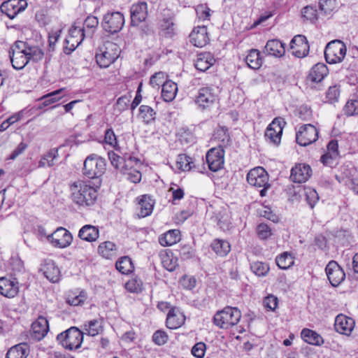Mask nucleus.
I'll use <instances>...</instances> for the list:
<instances>
[{
  "label": "nucleus",
  "mask_w": 358,
  "mask_h": 358,
  "mask_svg": "<svg viewBox=\"0 0 358 358\" xmlns=\"http://www.w3.org/2000/svg\"><path fill=\"white\" fill-rule=\"evenodd\" d=\"M70 199L80 208L93 206L97 199V189L89 182L78 180L69 184Z\"/></svg>",
  "instance_id": "1"
},
{
  "label": "nucleus",
  "mask_w": 358,
  "mask_h": 358,
  "mask_svg": "<svg viewBox=\"0 0 358 358\" xmlns=\"http://www.w3.org/2000/svg\"><path fill=\"white\" fill-rule=\"evenodd\" d=\"M62 91L63 90L60 89L44 95L37 101V103L36 104L35 107H36L37 109H42V105L45 107H47L44 109V112L53 109H57L59 112H62L64 110L69 112L73 109V107L75 104L81 102L80 100H75L66 105H62L59 103L51 106V104L53 103L55 101L60 99L61 96L59 94L62 92Z\"/></svg>",
  "instance_id": "2"
},
{
  "label": "nucleus",
  "mask_w": 358,
  "mask_h": 358,
  "mask_svg": "<svg viewBox=\"0 0 358 358\" xmlns=\"http://www.w3.org/2000/svg\"><path fill=\"white\" fill-rule=\"evenodd\" d=\"M241 318V313L237 308L228 306L215 313L213 322L221 329H229L237 324Z\"/></svg>",
  "instance_id": "3"
},
{
  "label": "nucleus",
  "mask_w": 358,
  "mask_h": 358,
  "mask_svg": "<svg viewBox=\"0 0 358 358\" xmlns=\"http://www.w3.org/2000/svg\"><path fill=\"white\" fill-rule=\"evenodd\" d=\"M84 332L76 327H71L57 336V340L65 349L73 350L81 347Z\"/></svg>",
  "instance_id": "4"
},
{
  "label": "nucleus",
  "mask_w": 358,
  "mask_h": 358,
  "mask_svg": "<svg viewBox=\"0 0 358 358\" xmlns=\"http://www.w3.org/2000/svg\"><path fill=\"white\" fill-rule=\"evenodd\" d=\"M105 170V159L96 155L88 156L84 162L83 174L89 178H99Z\"/></svg>",
  "instance_id": "5"
},
{
  "label": "nucleus",
  "mask_w": 358,
  "mask_h": 358,
  "mask_svg": "<svg viewBox=\"0 0 358 358\" xmlns=\"http://www.w3.org/2000/svg\"><path fill=\"white\" fill-rule=\"evenodd\" d=\"M120 50L117 44L107 42L103 48L96 53V61L101 68H107L120 56Z\"/></svg>",
  "instance_id": "6"
},
{
  "label": "nucleus",
  "mask_w": 358,
  "mask_h": 358,
  "mask_svg": "<svg viewBox=\"0 0 358 358\" xmlns=\"http://www.w3.org/2000/svg\"><path fill=\"white\" fill-rule=\"evenodd\" d=\"M247 181L252 186L262 187L259 192L260 196H266V190L270 187V185L268 174L264 168L258 166L251 169L247 175Z\"/></svg>",
  "instance_id": "7"
},
{
  "label": "nucleus",
  "mask_w": 358,
  "mask_h": 358,
  "mask_svg": "<svg viewBox=\"0 0 358 358\" xmlns=\"http://www.w3.org/2000/svg\"><path fill=\"white\" fill-rule=\"evenodd\" d=\"M9 57L14 69H22L29 62L26 54V42L16 41L10 48Z\"/></svg>",
  "instance_id": "8"
},
{
  "label": "nucleus",
  "mask_w": 358,
  "mask_h": 358,
  "mask_svg": "<svg viewBox=\"0 0 358 358\" xmlns=\"http://www.w3.org/2000/svg\"><path fill=\"white\" fill-rule=\"evenodd\" d=\"M346 46L341 41L329 42L324 50V57L329 64H336L343 61L346 55Z\"/></svg>",
  "instance_id": "9"
},
{
  "label": "nucleus",
  "mask_w": 358,
  "mask_h": 358,
  "mask_svg": "<svg viewBox=\"0 0 358 358\" xmlns=\"http://www.w3.org/2000/svg\"><path fill=\"white\" fill-rule=\"evenodd\" d=\"M318 131L310 124L303 125L296 132V141L301 146H307L317 141Z\"/></svg>",
  "instance_id": "10"
},
{
  "label": "nucleus",
  "mask_w": 358,
  "mask_h": 358,
  "mask_svg": "<svg viewBox=\"0 0 358 358\" xmlns=\"http://www.w3.org/2000/svg\"><path fill=\"white\" fill-rule=\"evenodd\" d=\"M124 24L123 15L120 12L107 13L104 15L102 22L103 29L110 33L114 34L120 31Z\"/></svg>",
  "instance_id": "11"
},
{
  "label": "nucleus",
  "mask_w": 358,
  "mask_h": 358,
  "mask_svg": "<svg viewBox=\"0 0 358 358\" xmlns=\"http://www.w3.org/2000/svg\"><path fill=\"white\" fill-rule=\"evenodd\" d=\"M217 96L210 88L203 87L199 91L196 103L201 110H213L217 106Z\"/></svg>",
  "instance_id": "12"
},
{
  "label": "nucleus",
  "mask_w": 358,
  "mask_h": 358,
  "mask_svg": "<svg viewBox=\"0 0 358 358\" xmlns=\"http://www.w3.org/2000/svg\"><path fill=\"white\" fill-rule=\"evenodd\" d=\"M86 37L85 33L82 31L80 27L76 26L69 29L68 36L65 39L64 52L70 54L82 43Z\"/></svg>",
  "instance_id": "13"
},
{
  "label": "nucleus",
  "mask_w": 358,
  "mask_h": 358,
  "mask_svg": "<svg viewBox=\"0 0 358 358\" xmlns=\"http://www.w3.org/2000/svg\"><path fill=\"white\" fill-rule=\"evenodd\" d=\"M285 122L280 117L275 118L272 122L267 127L265 131V137L268 139L270 143L278 145L281 140L282 129Z\"/></svg>",
  "instance_id": "14"
},
{
  "label": "nucleus",
  "mask_w": 358,
  "mask_h": 358,
  "mask_svg": "<svg viewBox=\"0 0 358 358\" xmlns=\"http://www.w3.org/2000/svg\"><path fill=\"white\" fill-rule=\"evenodd\" d=\"M224 154V150L220 148H213L208 151L206 157L210 171L216 172L223 168Z\"/></svg>",
  "instance_id": "15"
},
{
  "label": "nucleus",
  "mask_w": 358,
  "mask_h": 358,
  "mask_svg": "<svg viewBox=\"0 0 358 358\" xmlns=\"http://www.w3.org/2000/svg\"><path fill=\"white\" fill-rule=\"evenodd\" d=\"M325 271L331 285L334 287L339 285L345 278V272L342 268L334 260L328 263Z\"/></svg>",
  "instance_id": "16"
},
{
  "label": "nucleus",
  "mask_w": 358,
  "mask_h": 358,
  "mask_svg": "<svg viewBox=\"0 0 358 358\" xmlns=\"http://www.w3.org/2000/svg\"><path fill=\"white\" fill-rule=\"evenodd\" d=\"M27 6V3L25 0H8L1 4L0 8L1 11L10 19H13L18 13L23 11Z\"/></svg>",
  "instance_id": "17"
},
{
  "label": "nucleus",
  "mask_w": 358,
  "mask_h": 358,
  "mask_svg": "<svg viewBox=\"0 0 358 358\" xmlns=\"http://www.w3.org/2000/svg\"><path fill=\"white\" fill-rule=\"evenodd\" d=\"M48 239L54 244L55 246L64 248L71 243L73 236L66 229L59 227L48 236Z\"/></svg>",
  "instance_id": "18"
},
{
  "label": "nucleus",
  "mask_w": 358,
  "mask_h": 358,
  "mask_svg": "<svg viewBox=\"0 0 358 358\" xmlns=\"http://www.w3.org/2000/svg\"><path fill=\"white\" fill-rule=\"evenodd\" d=\"M290 49L295 57H306L309 52V45L306 38L303 35L295 36L290 42Z\"/></svg>",
  "instance_id": "19"
},
{
  "label": "nucleus",
  "mask_w": 358,
  "mask_h": 358,
  "mask_svg": "<svg viewBox=\"0 0 358 358\" xmlns=\"http://www.w3.org/2000/svg\"><path fill=\"white\" fill-rule=\"evenodd\" d=\"M312 175V169L309 165L296 164L291 170L290 179L296 183L306 182Z\"/></svg>",
  "instance_id": "20"
},
{
  "label": "nucleus",
  "mask_w": 358,
  "mask_h": 358,
  "mask_svg": "<svg viewBox=\"0 0 358 358\" xmlns=\"http://www.w3.org/2000/svg\"><path fill=\"white\" fill-rule=\"evenodd\" d=\"M131 24L132 26H138L144 22L148 14V5L145 2H139L134 4L130 9Z\"/></svg>",
  "instance_id": "21"
},
{
  "label": "nucleus",
  "mask_w": 358,
  "mask_h": 358,
  "mask_svg": "<svg viewBox=\"0 0 358 358\" xmlns=\"http://www.w3.org/2000/svg\"><path fill=\"white\" fill-rule=\"evenodd\" d=\"M355 320L345 315L340 314L335 319V330L339 334L346 336L350 335L355 327Z\"/></svg>",
  "instance_id": "22"
},
{
  "label": "nucleus",
  "mask_w": 358,
  "mask_h": 358,
  "mask_svg": "<svg viewBox=\"0 0 358 358\" xmlns=\"http://www.w3.org/2000/svg\"><path fill=\"white\" fill-rule=\"evenodd\" d=\"M185 321V316L178 308H171L166 317V327L171 329L180 327Z\"/></svg>",
  "instance_id": "23"
},
{
  "label": "nucleus",
  "mask_w": 358,
  "mask_h": 358,
  "mask_svg": "<svg viewBox=\"0 0 358 358\" xmlns=\"http://www.w3.org/2000/svg\"><path fill=\"white\" fill-rule=\"evenodd\" d=\"M48 330L47 319L41 316L31 324V336L37 341H41L47 334Z\"/></svg>",
  "instance_id": "24"
},
{
  "label": "nucleus",
  "mask_w": 358,
  "mask_h": 358,
  "mask_svg": "<svg viewBox=\"0 0 358 358\" xmlns=\"http://www.w3.org/2000/svg\"><path fill=\"white\" fill-rule=\"evenodd\" d=\"M41 271L45 277L52 282H57L60 280V271L52 260H46L41 265Z\"/></svg>",
  "instance_id": "25"
},
{
  "label": "nucleus",
  "mask_w": 358,
  "mask_h": 358,
  "mask_svg": "<svg viewBox=\"0 0 358 358\" xmlns=\"http://www.w3.org/2000/svg\"><path fill=\"white\" fill-rule=\"evenodd\" d=\"M191 43L196 47L202 48L209 41L207 28L205 26L197 27L189 35Z\"/></svg>",
  "instance_id": "26"
},
{
  "label": "nucleus",
  "mask_w": 358,
  "mask_h": 358,
  "mask_svg": "<svg viewBox=\"0 0 358 358\" xmlns=\"http://www.w3.org/2000/svg\"><path fill=\"white\" fill-rule=\"evenodd\" d=\"M18 282L5 277L0 278V294L6 297H14L18 292Z\"/></svg>",
  "instance_id": "27"
},
{
  "label": "nucleus",
  "mask_w": 358,
  "mask_h": 358,
  "mask_svg": "<svg viewBox=\"0 0 358 358\" xmlns=\"http://www.w3.org/2000/svg\"><path fill=\"white\" fill-rule=\"evenodd\" d=\"M161 31L165 36H171L174 34V14L169 10H164L159 21Z\"/></svg>",
  "instance_id": "28"
},
{
  "label": "nucleus",
  "mask_w": 358,
  "mask_h": 358,
  "mask_svg": "<svg viewBox=\"0 0 358 358\" xmlns=\"http://www.w3.org/2000/svg\"><path fill=\"white\" fill-rule=\"evenodd\" d=\"M215 62V59L210 52H203L197 55L194 66L197 70L203 72L208 70Z\"/></svg>",
  "instance_id": "29"
},
{
  "label": "nucleus",
  "mask_w": 358,
  "mask_h": 358,
  "mask_svg": "<svg viewBox=\"0 0 358 358\" xmlns=\"http://www.w3.org/2000/svg\"><path fill=\"white\" fill-rule=\"evenodd\" d=\"M327 66L323 63H317L310 69L308 78L313 83L321 82L328 74Z\"/></svg>",
  "instance_id": "30"
},
{
  "label": "nucleus",
  "mask_w": 358,
  "mask_h": 358,
  "mask_svg": "<svg viewBox=\"0 0 358 358\" xmlns=\"http://www.w3.org/2000/svg\"><path fill=\"white\" fill-rule=\"evenodd\" d=\"M155 201L150 196L147 194L141 196L138 200L140 208L138 216L145 217L150 215L152 213Z\"/></svg>",
  "instance_id": "31"
},
{
  "label": "nucleus",
  "mask_w": 358,
  "mask_h": 358,
  "mask_svg": "<svg viewBox=\"0 0 358 358\" xmlns=\"http://www.w3.org/2000/svg\"><path fill=\"white\" fill-rule=\"evenodd\" d=\"M264 52L272 56L282 57L285 55V49L282 43L278 40L273 39L266 43Z\"/></svg>",
  "instance_id": "32"
},
{
  "label": "nucleus",
  "mask_w": 358,
  "mask_h": 358,
  "mask_svg": "<svg viewBox=\"0 0 358 358\" xmlns=\"http://www.w3.org/2000/svg\"><path fill=\"white\" fill-rule=\"evenodd\" d=\"M99 236V229L91 224L83 226L78 232V236L83 241L88 242L95 241Z\"/></svg>",
  "instance_id": "33"
},
{
  "label": "nucleus",
  "mask_w": 358,
  "mask_h": 358,
  "mask_svg": "<svg viewBox=\"0 0 358 358\" xmlns=\"http://www.w3.org/2000/svg\"><path fill=\"white\" fill-rule=\"evenodd\" d=\"M29 352L26 343H20L10 348L6 353V358H27Z\"/></svg>",
  "instance_id": "34"
},
{
  "label": "nucleus",
  "mask_w": 358,
  "mask_h": 358,
  "mask_svg": "<svg viewBox=\"0 0 358 358\" xmlns=\"http://www.w3.org/2000/svg\"><path fill=\"white\" fill-rule=\"evenodd\" d=\"M180 241V231L176 229L169 230L159 238V243L164 246H171Z\"/></svg>",
  "instance_id": "35"
},
{
  "label": "nucleus",
  "mask_w": 358,
  "mask_h": 358,
  "mask_svg": "<svg viewBox=\"0 0 358 358\" xmlns=\"http://www.w3.org/2000/svg\"><path fill=\"white\" fill-rule=\"evenodd\" d=\"M177 90L176 83L171 80L166 81L162 85V97L166 102L171 101L175 98Z\"/></svg>",
  "instance_id": "36"
},
{
  "label": "nucleus",
  "mask_w": 358,
  "mask_h": 358,
  "mask_svg": "<svg viewBox=\"0 0 358 358\" xmlns=\"http://www.w3.org/2000/svg\"><path fill=\"white\" fill-rule=\"evenodd\" d=\"M98 24V18L95 16L90 15L84 21L83 27H80V29L85 33L86 37L91 38L96 30Z\"/></svg>",
  "instance_id": "37"
},
{
  "label": "nucleus",
  "mask_w": 358,
  "mask_h": 358,
  "mask_svg": "<svg viewBox=\"0 0 358 358\" xmlns=\"http://www.w3.org/2000/svg\"><path fill=\"white\" fill-rule=\"evenodd\" d=\"M301 334L303 341L309 344L320 345L323 343V338L322 336L313 330L303 329Z\"/></svg>",
  "instance_id": "38"
},
{
  "label": "nucleus",
  "mask_w": 358,
  "mask_h": 358,
  "mask_svg": "<svg viewBox=\"0 0 358 358\" xmlns=\"http://www.w3.org/2000/svg\"><path fill=\"white\" fill-rule=\"evenodd\" d=\"M117 250L116 245L111 241L101 243L98 248L99 253L106 259H110L115 255Z\"/></svg>",
  "instance_id": "39"
},
{
  "label": "nucleus",
  "mask_w": 358,
  "mask_h": 358,
  "mask_svg": "<svg viewBox=\"0 0 358 358\" xmlns=\"http://www.w3.org/2000/svg\"><path fill=\"white\" fill-rule=\"evenodd\" d=\"M245 62L250 68L258 69L262 64L260 52L256 49L250 50L246 56Z\"/></svg>",
  "instance_id": "40"
},
{
  "label": "nucleus",
  "mask_w": 358,
  "mask_h": 358,
  "mask_svg": "<svg viewBox=\"0 0 358 358\" xmlns=\"http://www.w3.org/2000/svg\"><path fill=\"white\" fill-rule=\"evenodd\" d=\"M84 334H87L90 336H95L99 334L102 330L101 323L97 320H93L87 322L83 325Z\"/></svg>",
  "instance_id": "41"
},
{
  "label": "nucleus",
  "mask_w": 358,
  "mask_h": 358,
  "mask_svg": "<svg viewBox=\"0 0 358 358\" xmlns=\"http://www.w3.org/2000/svg\"><path fill=\"white\" fill-rule=\"evenodd\" d=\"M26 54L29 62H38L43 57L44 53L43 50L38 46H31L26 43Z\"/></svg>",
  "instance_id": "42"
},
{
  "label": "nucleus",
  "mask_w": 358,
  "mask_h": 358,
  "mask_svg": "<svg viewBox=\"0 0 358 358\" xmlns=\"http://www.w3.org/2000/svg\"><path fill=\"white\" fill-rule=\"evenodd\" d=\"M211 247L213 251L220 256H225L230 251L229 243L224 240H215L213 242Z\"/></svg>",
  "instance_id": "43"
},
{
  "label": "nucleus",
  "mask_w": 358,
  "mask_h": 358,
  "mask_svg": "<svg viewBox=\"0 0 358 358\" xmlns=\"http://www.w3.org/2000/svg\"><path fill=\"white\" fill-rule=\"evenodd\" d=\"M87 299L86 292L80 291L78 294L77 292H71L66 297V302L71 306H79L83 304Z\"/></svg>",
  "instance_id": "44"
},
{
  "label": "nucleus",
  "mask_w": 358,
  "mask_h": 358,
  "mask_svg": "<svg viewBox=\"0 0 358 358\" xmlns=\"http://www.w3.org/2000/svg\"><path fill=\"white\" fill-rule=\"evenodd\" d=\"M58 157V151L57 149H52L45 154L38 162V167L43 168L45 166H52L55 163L54 160Z\"/></svg>",
  "instance_id": "45"
},
{
  "label": "nucleus",
  "mask_w": 358,
  "mask_h": 358,
  "mask_svg": "<svg viewBox=\"0 0 358 358\" xmlns=\"http://www.w3.org/2000/svg\"><path fill=\"white\" fill-rule=\"evenodd\" d=\"M116 268L122 274H127L134 268L131 260L128 257L120 258L115 264Z\"/></svg>",
  "instance_id": "46"
},
{
  "label": "nucleus",
  "mask_w": 358,
  "mask_h": 358,
  "mask_svg": "<svg viewBox=\"0 0 358 358\" xmlns=\"http://www.w3.org/2000/svg\"><path fill=\"white\" fill-rule=\"evenodd\" d=\"M276 264L281 269H287L294 264V259L292 255L285 252L276 257Z\"/></svg>",
  "instance_id": "47"
},
{
  "label": "nucleus",
  "mask_w": 358,
  "mask_h": 358,
  "mask_svg": "<svg viewBox=\"0 0 358 358\" xmlns=\"http://www.w3.org/2000/svg\"><path fill=\"white\" fill-rule=\"evenodd\" d=\"M193 164L192 159L185 154L179 155L176 160V167L182 171H189Z\"/></svg>",
  "instance_id": "48"
},
{
  "label": "nucleus",
  "mask_w": 358,
  "mask_h": 358,
  "mask_svg": "<svg viewBox=\"0 0 358 358\" xmlns=\"http://www.w3.org/2000/svg\"><path fill=\"white\" fill-rule=\"evenodd\" d=\"M143 282L138 277L132 278L125 284V288L130 292L138 293L141 291Z\"/></svg>",
  "instance_id": "49"
},
{
  "label": "nucleus",
  "mask_w": 358,
  "mask_h": 358,
  "mask_svg": "<svg viewBox=\"0 0 358 358\" xmlns=\"http://www.w3.org/2000/svg\"><path fill=\"white\" fill-rule=\"evenodd\" d=\"M139 162H140V160L135 157L131 156L130 155H124V161L122 164L120 172L122 173H127L128 171H129L130 167L134 168V166L136 165Z\"/></svg>",
  "instance_id": "50"
},
{
  "label": "nucleus",
  "mask_w": 358,
  "mask_h": 358,
  "mask_svg": "<svg viewBox=\"0 0 358 358\" xmlns=\"http://www.w3.org/2000/svg\"><path fill=\"white\" fill-rule=\"evenodd\" d=\"M336 0H320V8L326 15H331L336 9Z\"/></svg>",
  "instance_id": "51"
},
{
  "label": "nucleus",
  "mask_w": 358,
  "mask_h": 358,
  "mask_svg": "<svg viewBox=\"0 0 358 358\" xmlns=\"http://www.w3.org/2000/svg\"><path fill=\"white\" fill-rule=\"evenodd\" d=\"M251 270L258 276H264L267 274L269 271L268 264L263 262H254L251 264Z\"/></svg>",
  "instance_id": "52"
},
{
  "label": "nucleus",
  "mask_w": 358,
  "mask_h": 358,
  "mask_svg": "<svg viewBox=\"0 0 358 358\" xmlns=\"http://www.w3.org/2000/svg\"><path fill=\"white\" fill-rule=\"evenodd\" d=\"M196 13L199 20H209L210 17V9L206 4L198 5L196 8Z\"/></svg>",
  "instance_id": "53"
},
{
  "label": "nucleus",
  "mask_w": 358,
  "mask_h": 358,
  "mask_svg": "<svg viewBox=\"0 0 358 358\" xmlns=\"http://www.w3.org/2000/svg\"><path fill=\"white\" fill-rule=\"evenodd\" d=\"M306 198L310 207L313 208L319 200L317 192L312 188H306Z\"/></svg>",
  "instance_id": "54"
},
{
  "label": "nucleus",
  "mask_w": 358,
  "mask_h": 358,
  "mask_svg": "<svg viewBox=\"0 0 358 358\" xmlns=\"http://www.w3.org/2000/svg\"><path fill=\"white\" fill-rule=\"evenodd\" d=\"M301 15L303 18L310 22H313L317 18V10L311 6H306L303 8Z\"/></svg>",
  "instance_id": "55"
},
{
  "label": "nucleus",
  "mask_w": 358,
  "mask_h": 358,
  "mask_svg": "<svg viewBox=\"0 0 358 358\" xmlns=\"http://www.w3.org/2000/svg\"><path fill=\"white\" fill-rule=\"evenodd\" d=\"M108 155L111 164L115 169L120 171L124 161V157H122L113 151L108 152Z\"/></svg>",
  "instance_id": "56"
},
{
  "label": "nucleus",
  "mask_w": 358,
  "mask_h": 358,
  "mask_svg": "<svg viewBox=\"0 0 358 358\" xmlns=\"http://www.w3.org/2000/svg\"><path fill=\"white\" fill-rule=\"evenodd\" d=\"M257 233L260 239H266L272 235L271 228L264 223L257 226Z\"/></svg>",
  "instance_id": "57"
},
{
  "label": "nucleus",
  "mask_w": 358,
  "mask_h": 358,
  "mask_svg": "<svg viewBox=\"0 0 358 358\" xmlns=\"http://www.w3.org/2000/svg\"><path fill=\"white\" fill-rule=\"evenodd\" d=\"M126 176L127 180L132 182L137 183L141 180V173L134 168L130 167L127 173H123Z\"/></svg>",
  "instance_id": "58"
},
{
  "label": "nucleus",
  "mask_w": 358,
  "mask_h": 358,
  "mask_svg": "<svg viewBox=\"0 0 358 358\" xmlns=\"http://www.w3.org/2000/svg\"><path fill=\"white\" fill-rule=\"evenodd\" d=\"M152 341L158 345L165 344L168 341V335L166 333L162 330H157L152 336Z\"/></svg>",
  "instance_id": "59"
},
{
  "label": "nucleus",
  "mask_w": 358,
  "mask_h": 358,
  "mask_svg": "<svg viewBox=\"0 0 358 358\" xmlns=\"http://www.w3.org/2000/svg\"><path fill=\"white\" fill-rule=\"evenodd\" d=\"M162 262L164 267L169 271H174L177 266L176 260H174L168 254L162 256Z\"/></svg>",
  "instance_id": "60"
},
{
  "label": "nucleus",
  "mask_w": 358,
  "mask_h": 358,
  "mask_svg": "<svg viewBox=\"0 0 358 358\" xmlns=\"http://www.w3.org/2000/svg\"><path fill=\"white\" fill-rule=\"evenodd\" d=\"M206 348V344L204 343H197L193 346L192 354L196 358H203L205 355Z\"/></svg>",
  "instance_id": "61"
},
{
  "label": "nucleus",
  "mask_w": 358,
  "mask_h": 358,
  "mask_svg": "<svg viewBox=\"0 0 358 358\" xmlns=\"http://www.w3.org/2000/svg\"><path fill=\"white\" fill-rule=\"evenodd\" d=\"M278 298L273 295H268L266 296L264 299V306L268 310H275L278 306Z\"/></svg>",
  "instance_id": "62"
},
{
  "label": "nucleus",
  "mask_w": 358,
  "mask_h": 358,
  "mask_svg": "<svg viewBox=\"0 0 358 358\" xmlns=\"http://www.w3.org/2000/svg\"><path fill=\"white\" fill-rule=\"evenodd\" d=\"M105 142L113 148L117 145V138L111 129H107L105 132Z\"/></svg>",
  "instance_id": "63"
},
{
  "label": "nucleus",
  "mask_w": 358,
  "mask_h": 358,
  "mask_svg": "<svg viewBox=\"0 0 358 358\" xmlns=\"http://www.w3.org/2000/svg\"><path fill=\"white\" fill-rule=\"evenodd\" d=\"M61 31L62 30L58 29L55 31L52 30L49 33L48 43L51 49L54 50L55 45L58 41Z\"/></svg>",
  "instance_id": "64"
}]
</instances>
